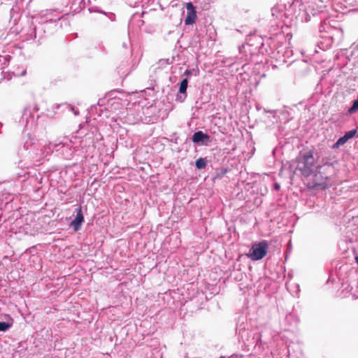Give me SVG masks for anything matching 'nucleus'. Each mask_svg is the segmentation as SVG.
I'll return each instance as SVG.
<instances>
[{
  "instance_id": "1",
  "label": "nucleus",
  "mask_w": 358,
  "mask_h": 358,
  "mask_svg": "<svg viewBox=\"0 0 358 358\" xmlns=\"http://www.w3.org/2000/svg\"><path fill=\"white\" fill-rule=\"evenodd\" d=\"M316 168V161L313 151H308L299 157L297 169L303 176H309Z\"/></svg>"
},
{
  "instance_id": "2",
  "label": "nucleus",
  "mask_w": 358,
  "mask_h": 358,
  "mask_svg": "<svg viewBox=\"0 0 358 358\" xmlns=\"http://www.w3.org/2000/svg\"><path fill=\"white\" fill-rule=\"evenodd\" d=\"M268 244L263 241L252 245L247 256L252 261L262 259L267 254Z\"/></svg>"
},
{
  "instance_id": "3",
  "label": "nucleus",
  "mask_w": 358,
  "mask_h": 358,
  "mask_svg": "<svg viewBox=\"0 0 358 358\" xmlns=\"http://www.w3.org/2000/svg\"><path fill=\"white\" fill-rule=\"evenodd\" d=\"M187 17L185 20V23L187 25L193 24L196 20V13L192 3L189 2L186 5Z\"/></svg>"
},
{
  "instance_id": "4",
  "label": "nucleus",
  "mask_w": 358,
  "mask_h": 358,
  "mask_svg": "<svg viewBox=\"0 0 358 358\" xmlns=\"http://www.w3.org/2000/svg\"><path fill=\"white\" fill-rule=\"evenodd\" d=\"M84 222V216L83 214L82 208L80 207L77 210V215L76 218L71 222V226L73 228L75 231H77L83 222Z\"/></svg>"
},
{
  "instance_id": "5",
  "label": "nucleus",
  "mask_w": 358,
  "mask_h": 358,
  "mask_svg": "<svg viewBox=\"0 0 358 358\" xmlns=\"http://www.w3.org/2000/svg\"><path fill=\"white\" fill-rule=\"evenodd\" d=\"M355 136L357 137V129L347 131L344 136H343L342 137L339 138L337 140V148L344 145L345 143L348 142V141H349L350 139L352 138Z\"/></svg>"
},
{
  "instance_id": "6",
  "label": "nucleus",
  "mask_w": 358,
  "mask_h": 358,
  "mask_svg": "<svg viewBox=\"0 0 358 358\" xmlns=\"http://www.w3.org/2000/svg\"><path fill=\"white\" fill-rule=\"evenodd\" d=\"M208 138H209V136L207 134H203L201 131H199L195 132L193 134L192 141L194 143H197L202 141L204 139H208Z\"/></svg>"
},
{
  "instance_id": "7",
  "label": "nucleus",
  "mask_w": 358,
  "mask_h": 358,
  "mask_svg": "<svg viewBox=\"0 0 358 358\" xmlns=\"http://www.w3.org/2000/svg\"><path fill=\"white\" fill-rule=\"evenodd\" d=\"M188 81L187 79H183L180 83L179 92L184 94L186 93L187 88Z\"/></svg>"
},
{
  "instance_id": "8",
  "label": "nucleus",
  "mask_w": 358,
  "mask_h": 358,
  "mask_svg": "<svg viewBox=\"0 0 358 358\" xmlns=\"http://www.w3.org/2000/svg\"><path fill=\"white\" fill-rule=\"evenodd\" d=\"M195 164L197 169H202L206 167V161L205 159L200 157L196 161Z\"/></svg>"
},
{
  "instance_id": "9",
  "label": "nucleus",
  "mask_w": 358,
  "mask_h": 358,
  "mask_svg": "<svg viewBox=\"0 0 358 358\" xmlns=\"http://www.w3.org/2000/svg\"><path fill=\"white\" fill-rule=\"evenodd\" d=\"M358 110V101L357 99L352 101V105L348 109V113L350 114H353Z\"/></svg>"
},
{
  "instance_id": "10",
  "label": "nucleus",
  "mask_w": 358,
  "mask_h": 358,
  "mask_svg": "<svg viewBox=\"0 0 358 358\" xmlns=\"http://www.w3.org/2000/svg\"><path fill=\"white\" fill-rule=\"evenodd\" d=\"M11 327L10 324L5 322H0V331H5Z\"/></svg>"
},
{
  "instance_id": "11",
  "label": "nucleus",
  "mask_w": 358,
  "mask_h": 358,
  "mask_svg": "<svg viewBox=\"0 0 358 358\" xmlns=\"http://www.w3.org/2000/svg\"><path fill=\"white\" fill-rule=\"evenodd\" d=\"M357 2V0H343V6L348 7L353 6Z\"/></svg>"
},
{
  "instance_id": "12",
  "label": "nucleus",
  "mask_w": 358,
  "mask_h": 358,
  "mask_svg": "<svg viewBox=\"0 0 358 358\" xmlns=\"http://www.w3.org/2000/svg\"><path fill=\"white\" fill-rule=\"evenodd\" d=\"M337 32H340L341 33V36L343 37V29L342 28H340V27H337Z\"/></svg>"
},
{
  "instance_id": "13",
  "label": "nucleus",
  "mask_w": 358,
  "mask_h": 358,
  "mask_svg": "<svg viewBox=\"0 0 358 358\" xmlns=\"http://www.w3.org/2000/svg\"><path fill=\"white\" fill-rule=\"evenodd\" d=\"M191 73H191V71H189V70H186V71H185V75H187V76H190V75H191Z\"/></svg>"
},
{
  "instance_id": "14",
  "label": "nucleus",
  "mask_w": 358,
  "mask_h": 358,
  "mask_svg": "<svg viewBox=\"0 0 358 358\" xmlns=\"http://www.w3.org/2000/svg\"><path fill=\"white\" fill-rule=\"evenodd\" d=\"M279 188H280V185L278 184H275V189H279Z\"/></svg>"
},
{
  "instance_id": "15",
  "label": "nucleus",
  "mask_w": 358,
  "mask_h": 358,
  "mask_svg": "<svg viewBox=\"0 0 358 358\" xmlns=\"http://www.w3.org/2000/svg\"><path fill=\"white\" fill-rule=\"evenodd\" d=\"M355 261H356V263L358 264V256L355 257Z\"/></svg>"
},
{
  "instance_id": "16",
  "label": "nucleus",
  "mask_w": 358,
  "mask_h": 358,
  "mask_svg": "<svg viewBox=\"0 0 358 358\" xmlns=\"http://www.w3.org/2000/svg\"><path fill=\"white\" fill-rule=\"evenodd\" d=\"M357 129V137H358V129Z\"/></svg>"
}]
</instances>
